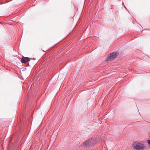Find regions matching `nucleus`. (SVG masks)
<instances>
[{
	"label": "nucleus",
	"instance_id": "nucleus-1",
	"mask_svg": "<svg viewBox=\"0 0 150 150\" xmlns=\"http://www.w3.org/2000/svg\"><path fill=\"white\" fill-rule=\"evenodd\" d=\"M96 139L95 138L89 139L83 143V146L84 147H90L94 146L97 142Z\"/></svg>",
	"mask_w": 150,
	"mask_h": 150
},
{
	"label": "nucleus",
	"instance_id": "nucleus-2",
	"mask_svg": "<svg viewBox=\"0 0 150 150\" xmlns=\"http://www.w3.org/2000/svg\"><path fill=\"white\" fill-rule=\"evenodd\" d=\"M133 148L137 150H144L145 148L144 145L140 142H134L132 144Z\"/></svg>",
	"mask_w": 150,
	"mask_h": 150
},
{
	"label": "nucleus",
	"instance_id": "nucleus-3",
	"mask_svg": "<svg viewBox=\"0 0 150 150\" xmlns=\"http://www.w3.org/2000/svg\"><path fill=\"white\" fill-rule=\"evenodd\" d=\"M118 54H117L116 52H113L110 54L107 57L105 61H109L112 60L116 57Z\"/></svg>",
	"mask_w": 150,
	"mask_h": 150
},
{
	"label": "nucleus",
	"instance_id": "nucleus-4",
	"mask_svg": "<svg viewBox=\"0 0 150 150\" xmlns=\"http://www.w3.org/2000/svg\"><path fill=\"white\" fill-rule=\"evenodd\" d=\"M30 58L29 57H24L22 58L21 62L23 63H25L30 61Z\"/></svg>",
	"mask_w": 150,
	"mask_h": 150
},
{
	"label": "nucleus",
	"instance_id": "nucleus-5",
	"mask_svg": "<svg viewBox=\"0 0 150 150\" xmlns=\"http://www.w3.org/2000/svg\"><path fill=\"white\" fill-rule=\"evenodd\" d=\"M149 144H150V140H148L147 141Z\"/></svg>",
	"mask_w": 150,
	"mask_h": 150
},
{
	"label": "nucleus",
	"instance_id": "nucleus-6",
	"mask_svg": "<svg viewBox=\"0 0 150 150\" xmlns=\"http://www.w3.org/2000/svg\"><path fill=\"white\" fill-rule=\"evenodd\" d=\"M149 137L150 138V131H149Z\"/></svg>",
	"mask_w": 150,
	"mask_h": 150
}]
</instances>
